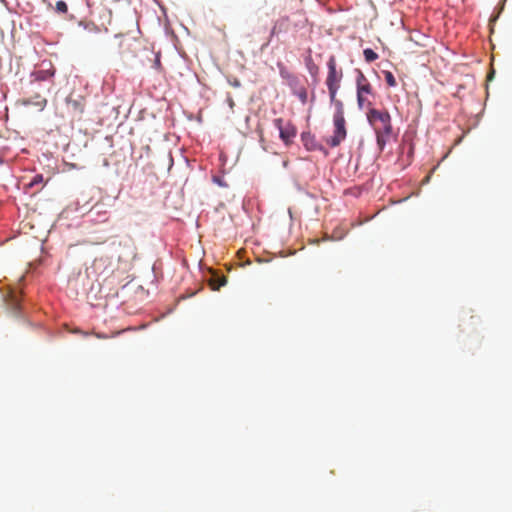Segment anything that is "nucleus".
I'll list each match as a JSON object with an SVG mask.
<instances>
[{"label": "nucleus", "instance_id": "aec40b11", "mask_svg": "<svg viewBox=\"0 0 512 512\" xmlns=\"http://www.w3.org/2000/svg\"><path fill=\"white\" fill-rule=\"evenodd\" d=\"M298 96H299V98H300L302 103H306V101H307V92H306L305 89H302L300 91V93L298 94Z\"/></svg>", "mask_w": 512, "mask_h": 512}, {"label": "nucleus", "instance_id": "dca6fc26", "mask_svg": "<svg viewBox=\"0 0 512 512\" xmlns=\"http://www.w3.org/2000/svg\"><path fill=\"white\" fill-rule=\"evenodd\" d=\"M53 73H49L48 71H38L35 73L36 80H44L48 76H52Z\"/></svg>", "mask_w": 512, "mask_h": 512}, {"label": "nucleus", "instance_id": "a211bd4d", "mask_svg": "<svg viewBox=\"0 0 512 512\" xmlns=\"http://www.w3.org/2000/svg\"><path fill=\"white\" fill-rule=\"evenodd\" d=\"M10 305L14 311L19 309V301L15 296H11Z\"/></svg>", "mask_w": 512, "mask_h": 512}, {"label": "nucleus", "instance_id": "20e7f679", "mask_svg": "<svg viewBox=\"0 0 512 512\" xmlns=\"http://www.w3.org/2000/svg\"><path fill=\"white\" fill-rule=\"evenodd\" d=\"M273 123L274 126L279 130L280 139L285 143V145H290L297 134V129L293 123L282 118H276Z\"/></svg>", "mask_w": 512, "mask_h": 512}, {"label": "nucleus", "instance_id": "2eb2a0df", "mask_svg": "<svg viewBox=\"0 0 512 512\" xmlns=\"http://www.w3.org/2000/svg\"><path fill=\"white\" fill-rule=\"evenodd\" d=\"M307 66L312 75H316L318 73L319 68L316 64L313 63L311 58L308 59Z\"/></svg>", "mask_w": 512, "mask_h": 512}, {"label": "nucleus", "instance_id": "9d476101", "mask_svg": "<svg viewBox=\"0 0 512 512\" xmlns=\"http://www.w3.org/2000/svg\"><path fill=\"white\" fill-rule=\"evenodd\" d=\"M227 280L223 277H213L210 279L209 285L211 286L212 290H219L222 286L226 284Z\"/></svg>", "mask_w": 512, "mask_h": 512}, {"label": "nucleus", "instance_id": "0eeeda50", "mask_svg": "<svg viewBox=\"0 0 512 512\" xmlns=\"http://www.w3.org/2000/svg\"><path fill=\"white\" fill-rule=\"evenodd\" d=\"M23 104L27 106H34L42 111L47 105V99L40 94H35L32 97L23 100Z\"/></svg>", "mask_w": 512, "mask_h": 512}, {"label": "nucleus", "instance_id": "7ed1b4c3", "mask_svg": "<svg viewBox=\"0 0 512 512\" xmlns=\"http://www.w3.org/2000/svg\"><path fill=\"white\" fill-rule=\"evenodd\" d=\"M328 74L326 77V86L329 91V97L333 98V94L337 93L341 87L343 72L337 69V63L334 56H331L327 62Z\"/></svg>", "mask_w": 512, "mask_h": 512}, {"label": "nucleus", "instance_id": "4468645a", "mask_svg": "<svg viewBox=\"0 0 512 512\" xmlns=\"http://www.w3.org/2000/svg\"><path fill=\"white\" fill-rule=\"evenodd\" d=\"M79 25L82 26L85 30H87L89 32H98L99 31V28L94 23L80 22Z\"/></svg>", "mask_w": 512, "mask_h": 512}, {"label": "nucleus", "instance_id": "6e6552de", "mask_svg": "<svg viewBox=\"0 0 512 512\" xmlns=\"http://www.w3.org/2000/svg\"><path fill=\"white\" fill-rule=\"evenodd\" d=\"M288 21H289L288 17H282L281 19L277 20L274 23V25H273V27H272V29L270 31V36H269V39H268V43L272 40V38L275 35L283 32V31H285L287 29Z\"/></svg>", "mask_w": 512, "mask_h": 512}, {"label": "nucleus", "instance_id": "1a4fd4ad", "mask_svg": "<svg viewBox=\"0 0 512 512\" xmlns=\"http://www.w3.org/2000/svg\"><path fill=\"white\" fill-rule=\"evenodd\" d=\"M331 104L334 105L335 111L333 117H344V104L341 100L337 99V93L330 97Z\"/></svg>", "mask_w": 512, "mask_h": 512}, {"label": "nucleus", "instance_id": "39448f33", "mask_svg": "<svg viewBox=\"0 0 512 512\" xmlns=\"http://www.w3.org/2000/svg\"><path fill=\"white\" fill-rule=\"evenodd\" d=\"M91 269L98 277L105 280L114 273L115 266L109 257L101 256L93 261Z\"/></svg>", "mask_w": 512, "mask_h": 512}, {"label": "nucleus", "instance_id": "f03ea898", "mask_svg": "<svg viewBox=\"0 0 512 512\" xmlns=\"http://www.w3.org/2000/svg\"><path fill=\"white\" fill-rule=\"evenodd\" d=\"M356 87H357V103L360 109L366 108L369 110L372 107L371 97H374L373 88L366 78V76L358 70V75L356 78Z\"/></svg>", "mask_w": 512, "mask_h": 512}, {"label": "nucleus", "instance_id": "f8f14e48", "mask_svg": "<svg viewBox=\"0 0 512 512\" xmlns=\"http://www.w3.org/2000/svg\"><path fill=\"white\" fill-rule=\"evenodd\" d=\"M384 77L389 87H395L397 85L394 75L390 71H384Z\"/></svg>", "mask_w": 512, "mask_h": 512}, {"label": "nucleus", "instance_id": "9b49d317", "mask_svg": "<svg viewBox=\"0 0 512 512\" xmlns=\"http://www.w3.org/2000/svg\"><path fill=\"white\" fill-rule=\"evenodd\" d=\"M364 58L367 62H373L378 58V54L374 52L372 49L367 48L363 51Z\"/></svg>", "mask_w": 512, "mask_h": 512}, {"label": "nucleus", "instance_id": "ddd939ff", "mask_svg": "<svg viewBox=\"0 0 512 512\" xmlns=\"http://www.w3.org/2000/svg\"><path fill=\"white\" fill-rule=\"evenodd\" d=\"M44 182V178L42 174H36L32 180L27 184V188H33L34 186L41 184Z\"/></svg>", "mask_w": 512, "mask_h": 512}, {"label": "nucleus", "instance_id": "412c9836", "mask_svg": "<svg viewBox=\"0 0 512 512\" xmlns=\"http://www.w3.org/2000/svg\"><path fill=\"white\" fill-rule=\"evenodd\" d=\"M154 66L155 68L159 69L161 67V63H160V59H159V56L156 57L155 59V63H154Z\"/></svg>", "mask_w": 512, "mask_h": 512}, {"label": "nucleus", "instance_id": "6ab92c4d", "mask_svg": "<svg viewBox=\"0 0 512 512\" xmlns=\"http://www.w3.org/2000/svg\"><path fill=\"white\" fill-rule=\"evenodd\" d=\"M120 333H121V331H117V332H114L111 336H108V335L102 334V333H94V335L99 339H107L109 337H115V336L119 335Z\"/></svg>", "mask_w": 512, "mask_h": 512}, {"label": "nucleus", "instance_id": "f257e3e1", "mask_svg": "<svg viewBox=\"0 0 512 512\" xmlns=\"http://www.w3.org/2000/svg\"><path fill=\"white\" fill-rule=\"evenodd\" d=\"M366 115L375 131L377 146L380 151H383L393 135L391 116L388 111L375 108H370Z\"/></svg>", "mask_w": 512, "mask_h": 512}, {"label": "nucleus", "instance_id": "f3484780", "mask_svg": "<svg viewBox=\"0 0 512 512\" xmlns=\"http://www.w3.org/2000/svg\"><path fill=\"white\" fill-rule=\"evenodd\" d=\"M56 10L61 13H66L68 10L67 4L64 1H58L56 3Z\"/></svg>", "mask_w": 512, "mask_h": 512}, {"label": "nucleus", "instance_id": "423d86ee", "mask_svg": "<svg viewBox=\"0 0 512 512\" xmlns=\"http://www.w3.org/2000/svg\"><path fill=\"white\" fill-rule=\"evenodd\" d=\"M333 123L335 127L334 135L327 139L326 143L330 147H337L347 135L345 117H333Z\"/></svg>", "mask_w": 512, "mask_h": 512}]
</instances>
